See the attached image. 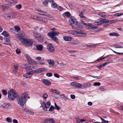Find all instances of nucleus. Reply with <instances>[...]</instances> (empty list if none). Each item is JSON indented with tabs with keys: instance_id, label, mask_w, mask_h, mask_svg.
I'll list each match as a JSON object with an SVG mask.
<instances>
[{
	"instance_id": "obj_1",
	"label": "nucleus",
	"mask_w": 123,
	"mask_h": 123,
	"mask_svg": "<svg viewBox=\"0 0 123 123\" xmlns=\"http://www.w3.org/2000/svg\"><path fill=\"white\" fill-rule=\"evenodd\" d=\"M28 96L27 93L25 92L23 93L21 97L18 98L17 101L18 104L20 106L22 107L24 106V104H25L26 102L28 99L30 98Z\"/></svg>"
},
{
	"instance_id": "obj_2",
	"label": "nucleus",
	"mask_w": 123,
	"mask_h": 123,
	"mask_svg": "<svg viewBox=\"0 0 123 123\" xmlns=\"http://www.w3.org/2000/svg\"><path fill=\"white\" fill-rule=\"evenodd\" d=\"M25 35V33H23V34L21 33L19 36L20 37V39L21 40L23 44L28 46L32 45L35 44V43L34 41L24 38V37Z\"/></svg>"
},
{
	"instance_id": "obj_3",
	"label": "nucleus",
	"mask_w": 123,
	"mask_h": 123,
	"mask_svg": "<svg viewBox=\"0 0 123 123\" xmlns=\"http://www.w3.org/2000/svg\"><path fill=\"white\" fill-rule=\"evenodd\" d=\"M26 66V69L27 70V72L26 74L23 75V76L27 78L30 77L32 76L33 74H34V72L32 70L30 71H29L28 70L36 69L37 68V67L33 66L32 65H31L30 64H27Z\"/></svg>"
},
{
	"instance_id": "obj_4",
	"label": "nucleus",
	"mask_w": 123,
	"mask_h": 123,
	"mask_svg": "<svg viewBox=\"0 0 123 123\" xmlns=\"http://www.w3.org/2000/svg\"><path fill=\"white\" fill-rule=\"evenodd\" d=\"M8 97L9 99L13 101L14 100V98L18 97V95L15 90L11 89L8 91Z\"/></svg>"
},
{
	"instance_id": "obj_5",
	"label": "nucleus",
	"mask_w": 123,
	"mask_h": 123,
	"mask_svg": "<svg viewBox=\"0 0 123 123\" xmlns=\"http://www.w3.org/2000/svg\"><path fill=\"white\" fill-rule=\"evenodd\" d=\"M72 28L74 30L76 31V35L77 36L79 37H85L87 36L85 33H84L83 31L81 29H78L77 28L72 25Z\"/></svg>"
},
{
	"instance_id": "obj_6",
	"label": "nucleus",
	"mask_w": 123,
	"mask_h": 123,
	"mask_svg": "<svg viewBox=\"0 0 123 123\" xmlns=\"http://www.w3.org/2000/svg\"><path fill=\"white\" fill-rule=\"evenodd\" d=\"M60 33L57 31L56 32L55 31H50L48 33L47 35L49 37L52 36L53 37H56L59 35Z\"/></svg>"
},
{
	"instance_id": "obj_7",
	"label": "nucleus",
	"mask_w": 123,
	"mask_h": 123,
	"mask_svg": "<svg viewBox=\"0 0 123 123\" xmlns=\"http://www.w3.org/2000/svg\"><path fill=\"white\" fill-rule=\"evenodd\" d=\"M47 48L49 51L51 53L53 52L55 50L54 47L50 43L47 45Z\"/></svg>"
},
{
	"instance_id": "obj_8",
	"label": "nucleus",
	"mask_w": 123,
	"mask_h": 123,
	"mask_svg": "<svg viewBox=\"0 0 123 123\" xmlns=\"http://www.w3.org/2000/svg\"><path fill=\"white\" fill-rule=\"evenodd\" d=\"M16 14L14 12L9 13L6 15V17L8 19L14 18Z\"/></svg>"
},
{
	"instance_id": "obj_9",
	"label": "nucleus",
	"mask_w": 123,
	"mask_h": 123,
	"mask_svg": "<svg viewBox=\"0 0 123 123\" xmlns=\"http://www.w3.org/2000/svg\"><path fill=\"white\" fill-rule=\"evenodd\" d=\"M25 56L27 61L30 64L34 62V60L31 58L27 54H25Z\"/></svg>"
},
{
	"instance_id": "obj_10",
	"label": "nucleus",
	"mask_w": 123,
	"mask_h": 123,
	"mask_svg": "<svg viewBox=\"0 0 123 123\" xmlns=\"http://www.w3.org/2000/svg\"><path fill=\"white\" fill-rule=\"evenodd\" d=\"M70 85L72 86L75 87L77 88H81V84L76 82H74L71 83Z\"/></svg>"
},
{
	"instance_id": "obj_11",
	"label": "nucleus",
	"mask_w": 123,
	"mask_h": 123,
	"mask_svg": "<svg viewBox=\"0 0 123 123\" xmlns=\"http://www.w3.org/2000/svg\"><path fill=\"white\" fill-rule=\"evenodd\" d=\"M11 104L10 103L5 102L2 105V108H3L7 109L11 106Z\"/></svg>"
},
{
	"instance_id": "obj_12",
	"label": "nucleus",
	"mask_w": 123,
	"mask_h": 123,
	"mask_svg": "<svg viewBox=\"0 0 123 123\" xmlns=\"http://www.w3.org/2000/svg\"><path fill=\"white\" fill-rule=\"evenodd\" d=\"M11 4L10 3L6 4L3 6V9L4 10L7 9L9 7H11Z\"/></svg>"
},
{
	"instance_id": "obj_13",
	"label": "nucleus",
	"mask_w": 123,
	"mask_h": 123,
	"mask_svg": "<svg viewBox=\"0 0 123 123\" xmlns=\"http://www.w3.org/2000/svg\"><path fill=\"white\" fill-rule=\"evenodd\" d=\"M71 19L73 23L75 24L76 25H77L78 26H80V23L77 21L76 19L74 18H71Z\"/></svg>"
},
{
	"instance_id": "obj_14",
	"label": "nucleus",
	"mask_w": 123,
	"mask_h": 123,
	"mask_svg": "<svg viewBox=\"0 0 123 123\" xmlns=\"http://www.w3.org/2000/svg\"><path fill=\"white\" fill-rule=\"evenodd\" d=\"M51 38V39L55 42L56 43L58 44L59 42L58 39L56 37H53L52 36L49 37Z\"/></svg>"
},
{
	"instance_id": "obj_15",
	"label": "nucleus",
	"mask_w": 123,
	"mask_h": 123,
	"mask_svg": "<svg viewBox=\"0 0 123 123\" xmlns=\"http://www.w3.org/2000/svg\"><path fill=\"white\" fill-rule=\"evenodd\" d=\"M44 39V37L43 36L40 34L38 38L36 39L39 42H43Z\"/></svg>"
},
{
	"instance_id": "obj_16",
	"label": "nucleus",
	"mask_w": 123,
	"mask_h": 123,
	"mask_svg": "<svg viewBox=\"0 0 123 123\" xmlns=\"http://www.w3.org/2000/svg\"><path fill=\"white\" fill-rule=\"evenodd\" d=\"M64 40L66 41H68L71 40L72 39V38L68 36H64L63 37Z\"/></svg>"
},
{
	"instance_id": "obj_17",
	"label": "nucleus",
	"mask_w": 123,
	"mask_h": 123,
	"mask_svg": "<svg viewBox=\"0 0 123 123\" xmlns=\"http://www.w3.org/2000/svg\"><path fill=\"white\" fill-rule=\"evenodd\" d=\"M41 104L43 109L47 111V108L46 106V104L45 103L44 101H43V102L41 103Z\"/></svg>"
},
{
	"instance_id": "obj_18",
	"label": "nucleus",
	"mask_w": 123,
	"mask_h": 123,
	"mask_svg": "<svg viewBox=\"0 0 123 123\" xmlns=\"http://www.w3.org/2000/svg\"><path fill=\"white\" fill-rule=\"evenodd\" d=\"M43 83L44 84L47 86H49L51 84L50 81L46 80H43Z\"/></svg>"
},
{
	"instance_id": "obj_19",
	"label": "nucleus",
	"mask_w": 123,
	"mask_h": 123,
	"mask_svg": "<svg viewBox=\"0 0 123 123\" xmlns=\"http://www.w3.org/2000/svg\"><path fill=\"white\" fill-rule=\"evenodd\" d=\"M89 25L88 27H90L92 29H96L98 28L97 26L93 25L91 23H89V24H88Z\"/></svg>"
},
{
	"instance_id": "obj_20",
	"label": "nucleus",
	"mask_w": 123,
	"mask_h": 123,
	"mask_svg": "<svg viewBox=\"0 0 123 123\" xmlns=\"http://www.w3.org/2000/svg\"><path fill=\"white\" fill-rule=\"evenodd\" d=\"M36 47L37 49L39 51H41L43 49V46L41 44L37 45Z\"/></svg>"
},
{
	"instance_id": "obj_21",
	"label": "nucleus",
	"mask_w": 123,
	"mask_h": 123,
	"mask_svg": "<svg viewBox=\"0 0 123 123\" xmlns=\"http://www.w3.org/2000/svg\"><path fill=\"white\" fill-rule=\"evenodd\" d=\"M33 34L35 38L36 39H37V38L41 34L35 31L33 32Z\"/></svg>"
},
{
	"instance_id": "obj_22",
	"label": "nucleus",
	"mask_w": 123,
	"mask_h": 123,
	"mask_svg": "<svg viewBox=\"0 0 123 123\" xmlns=\"http://www.w3.org/2000/svg\"><path fill=\"white\" fill-rule=\"evenodd\" d=\"M2 35L6 37H7L9 35V34L6 31H4L1 33Z\"/></svg>"
},
{
	"instance_id": "obj_23",
	"label": "nucleus",
	"mask_w": 123,
	"mask_h": 123,
	"mask_svg": "<svg viewBox=\"0 0 123 123\" xmlns=\"http://www.w3.org/2000/svg\"><path fill=\"white\" fill-rule=\"evenodd\" d=\"M114 47L116 48H123V46L118 44H116L114 45Z\"/></svg>"
},
{
	"instance_id": "obj_24",
	"label": "nucleus",
	"mask_w": 123,
	"mask_h": 123,
	"mask_svg": "<svg viewBox=\"0 0 123 123\" xmlns=\"http://www.w3.org/2000/svg\"><path fill=\"white\" fill-rule=\"evenodd\" d=\"M109 35L111 36H114L116 37H118L119 36V34H118L116 32H111L109 34Z\"/></svg>"
},
{
	"instance_id": "obj_25",
	"label": "nucleus",
	"mask_w": 123,
	"mask_h": 123,
	"mask_svg": "<svg viewBox=\"0 0 123 123\" xmlns=\"http://www.w3.org/2000/svg\"><path fill=\"white\" fill-rule=\"evenodd\" d=\"M99 20H100L99 21L97 22V24L98 25L100 24H104V19L102 18H100V20L99 19Z\"/></svg>"
},
{
	"instance_id": "obj_26",
	"label": "nucleus",
	"mask_w": 123,
	"mask_h": 123,
	"mask_svg": "<svg viewBox=\"0 0 123 123\" xmlns=\"http://www.w3.org/2000/svg\"><path fill=\"white\" fill-rule=\"evenodd\" d=\"M48 63L51 66H53L54 65V62L53 60L52 61L51 59H49V60H47Z\"/></svg>"
},
{
	"instance_id": "obj_27",
	"label": "nucleus",
	"mask_w": 123,
	"mask_h": 123,
	"mask_svg": "<svg viewBox=\"0 0 123 123\" xmlns=\"http://www.w3.org/2000/svg\"><path fill=\"white\" fill-rule=\"evenodd\" d=\"M70 43L72 45H75L79 43V42L76 41L71 40L70 41Z\"/></svg>"
},
{
	"instance_id": "obj_28",
	"label": "nucleus",
	"mask_w": 123,
	"mask_h": 123,
	"mask_svg": "<svg viewBox=\"0 0 123 123\" xmlns=\"http://www.w3.org/2000/svg\"><path fill=\"white\" fill-rule=\"evenodd\" d=\"M37 11L38 12V14L42 15V14H46L47 12H43L41 10H37Z\"/></svg>"
},
{
	"instance_id": "obj_29",
	"label": "nucleus",
	"mask_w": 123,
	"mask_h": 123,
	"mask_svg": "<svg viewBox=\"0 0 123 123\" xmlns=\"http://www.w3.org/2000/svg\"><path fill=\"white\" fill-rule=\"evenodd\" d=\"M41 70L40 68H38L36 70H33L34 73L37 74L38 73H40L41 72Z\"/></svg>"
},
{
	"instance_id": "obj_30",
	"label": "nucleus",
	"mask_w": 123,
	"mask_h": 123,
	"mask_svg": "<svg viewBox=\"0 0 123 123\" xmlns=\"http://www.w3.org/2000/svg\"><path fill=\"white\" fill-rule=\"evenodd\" d=\"M104 24H107L108 25L111 24V20H108L105 19H104Z\"/></svg>"
},
{
	"instance_id": "obj_31",
	"label": "nucleus",
	"mask_w": 123,
	"mask_h": 123,
	"mask_svg": "<svg viewBox=\"0 0 123 123\" xmlns=\"http://www.w3.org/2000/svg\"><path fill=\"white\" fill-rule=\"evenodd\" d=\"M100 119L102 120V123H108V121L107 120L106 121L104 119L102 118L101 117H100Z\"/></svg>"
},
{
	"instance_id": "obj_32",
	"label": "nucleus",
	"mask_w": 123,
	"mask_h": 123,
	"mask_svg": "<svg viewBox=\"0 0 123 123\" xmlns=\"http://www.w3.org/2000/svg\"><path fill=\"white\" fill-rule=\"evenodd\" d=\"M64 14L65 15H66L67 17H69L70 16V13L68 12H66L64 13L63 15Z\"/></svg>"
},
{
	"instance_id": "obj_33",
	"label": "nucleus",
	"mask_w": 123,
	"mask_h": 123,
	"mask_svg": "<svg viewBox=\"0 0 123 123\" xmlns=\"http://www.w3.org/2000/svg\"><path fill=\"white\" fill-rule=\"evenodd\" d=\"M39 62L40 64H42V65H43L44 64V59H41L39 61Z\"/></svg>"
},
{
	"instance_id": "obj_34",
	"label": "nucleus",
	"mask_w": 123,
	"mask_h": 123,
	"mask_svg": "<svg viewBox=\"0 0 123 123\" xmlns=\"http://www.w3.org/2000/svg\"><path fill=\"white\" fill-rule=\"evenodd\" d=\"M80 22L81 23V24L85 25V26H86L87 27H88L89 25L88 24H89V23H87L86 24L83 21H81Z\"/></svg>"
},
{
	"instance_id": "obj_35",
	"label": "nucleus",
	"mask_w": 123,
	"mask_h": 123,
	"mask_svg": "<svg viewBox=\"0 0 123 123\" xmlns=\"http://www.w3.org/2000/svg\"><path fill=\"white\" fill-rule=\"evenodd\" d=\"M85 85V87L86 88L90 87L91 86V84L90 83H87Z\"/></svg>"
},
{
	"instance_id": "obj_36",
	"label": "nucleus",
	"mask_w": 123,
	"mask_h": 123,
	"mask_svg": "<svg viewBox=\"0 0 123 123\" xmlns=\"http://www.w3.org/2000/svg\"><path fill=\"white\" fill-rule=\"evenodd\" d=\"M55 109L57 110H59L60 108L58 106L57 104H56L55 102Z\"/></svg>"
},
{
	"instance_id": "obj_37",
	"label": "nucleus",
	"mask_w": 123,
	"mask_h": 123,
	"mask_svg": "<svg viewBox=\"0 0 123 123\" xmlns=\"http://www.w3.org/2000/svg\"><path fill=\"white\" fill-rule=\"evenodd\" d=\"M55 109V107L53 105H51L50 107L49 111H53Z\"/></svg>"
},
{
	"instance_id": "obj_38",
	"label": "nucleus",
	"mask_w": 123,
	"mask_h": 123,
	"mask_svg": "<svg viewBox=\"0 0 123 123\" xmlns=\"http://www.w3.org/2000/svg\"><path fill=\"white\" fill-rule=\"evenodd\" d=\"M49 123H55V121L52 118L49 119Z\"/></svg>"
},
{
	"instance_id": "obj_39",
	"label": "nucleus",
	"mask_w": 123,
	"mask_h": 123,
	"mask_svg": "<svg viewBox=\"0 0 123 123\" xmlns=\"http://www.w3.org/2000/svg\"><path fill=\"white\" fill-rule=\"evenodd\" d=\"M15 7L18 9H20L22 7V5L21 4L17 5Z\"/></svg>"
},
{
	"instance_id": "obj_40",
	"label": "nucleus",
	"mask_w": 123,
	"mask_h": 123,
	"mask_svg": "<svg viewBox=\"0 0 123 123\" xmlns=\"http://www.w3.org/2000/svg\"><path fill=\"white\" fill-rule=\"evenodd\" d=\"M111 62H106L104 63L103 64H102V66L103 67H105L106 66V65L108 64H109L111 63Z\"/></svg>"
},
{
	"instance_id": "obj_41",
	"label": "nucleus",
	"mask_w": 123,
	"mask_h": 123,
	"mask_svg": "<svg viewBox=\"0 0 123 123\" xmlns=\"http://www.w3.org/2000/svg\"><path fill=\"white\" fill-rule=\"evenodd\" d=\"M56 8L60 11H62L63 9V8L62 7L59 6H58Z\"/></svg>"
},
{
	"instance_id": "obj_42",
	"label": "nucleus",
	"mask_w": 123,
	"mask_h": 123,
	"mask_svg": "<svg viewBox=\"0 0 123 123\" xmlns=\"http://www.w3.org/2000/svg\"><path fill=\"white\" fill-rule=\"evenodd\" d=\"M18 69V67L17 66H15L13 70V71L16 73Z\"/></svg>"
},
{
	"instance_id": "obj_43",
	"label": "nucleus",
	"mask_w": 123,
	"mask_h": 123,
	"mask_svg": "<svg viewBox=\"0 0 123 123\" xmlns=\"http://www.w3.org/2000/svg\"><path fill=\"white\" fill-rule=\"evenodd\" d=\"M51 6L53 8H55L56 7H57V4L55 3H54L52 4Z\"/></svg>"
},
{
	"instance_id": "obj_44",
	"label": "nucleus",
	"mask_w": 123,
	"mask_h": 123,
	"mask_svg": "<svg viewBox=\"0 0 123 123\" xmlns=\"http://www.w3.org/2000/svg\"><path fill=\"white\" fill-rule=\"evenodd\" d=\"M2 92L3 94L5 95H6L7 93V92L6 90H2Z\"/></svg>"
},
{
	"instance_id": "obj_45",
	"label": "nucleus",
	"mask_w": 123,
	"mask_h": 123,
	"mask_svg": "<svg viewBox=\"0 0 123 123\" xmlns=\"http://www.w3.org/2000/svg\"><path fill=\"white\" fill-rule=\"evenodd\" d=\"M115 16L119 17L123 15V14L122 13H117L115 14Z\"/></svg>"
},
{
	"instance_id": "obj_46",
	"label": "nucleus",
	"mask_w": 123,
	"mask_h": 123,
	"mask_svg": "<svg viewBox=\"0 0 123 123\" xmlns=\"http://www.w3.org/2000/svg\"><path fill=\"white\" fill-rule=\"evenodd\" d=\"M93 85L95 86H99L100 85V83L99 82H96L94 83Z\"/></svg>"
},
{
	"instance_id": "obj_47",
	"label": "nucleus",
	"mask_w": 123,
	"mask_h": 123,
	"mask_svg": "<svg viewBox=\"0 0 123 123\" xmlns=\"http://www.w3.org/2000/svg\"><path fill=\"white\" fill-rule=\"evenodd\" d=\"M47 13L46 14H42V15H44L46 17L50 18V16L49 14H47Z\"/></svg>"
},
{
	"instance_id": "obj_48",
	"label": "nucleus",
	"mask_w": 123,
	"mask_h": 123,
	"mask_svg": "<svg viewBox=\"0 0 123 123\" xmlns=\"http://www.w3.org/2000/svg\"><path fill=\"white\" fill-rule=\"evenodd\" d=\"M60 95L61 96H63V97H61V98H64V99H68V96H66V95L64 94Z\"/></svg>"
},
{
	"instance_id": "obj_49",
	"label": "nucleus",
	"mask_w": 123,
	"mask_h": 123,
	"mask_svg": "<svg viewBox=\"0 0 123 123\" xmlns=\"http://www.w3.org/2000/svg\"><path fill=\"white\" fill-rule=\"evenodd\" d=\"M48 96V95L47 94H43V98L45 99H47Z\"/></svg>"
},
{
	"instance_id": "obj_50",
	"label": "nucleus",
	"mask_w": 123,
	"mask_h": 123,
	"mask_svg": "<svg viewBox=\"0 0 123 123\" xmlns=\"http://www.w3.org/2000/svg\"><path fill=\"white\" fill-rule=\"evenodd\" d=\"M6 119L7 121L8 122L10 123L12 122V119H11L9 117H7Z\"/></svg>"
},
{
	"instance_id": "obj_51",
	"label": "nucleus",
	"mask_w": 123,
	"mask_h": 123,
	"mask_svg": "<svg viewBox=\"0 0 123 123\" xmlns=\"http://www.w3.org/2000/svg\"><path fill=\"white\" fill-rule=\"evenodd\" d=\"M46 75L49 77H50L52 76V74L51 73H46Z\"/></svg>"
},
{
	"instance_id": "obj_52",
	"label": "nucleus",
	"mask_w": 123,
	"mask_h": 123,
	"mask_svg": "<svg viewBox=\"0 0 123 123\" xmlns=\"http://www.w3.org/2000/svg\"><path fill=\"white\" fill-rule=\"evenodd\" d=\"M51 105V103L49 101H48L46 103V105H47V107L48 108Z\"/></svg>"
},
{
	"instance_id": "obj_53",
	"label": "nucleus",
	"mask_w": 123,
	"mask_h": 123,
	"mask_svg": "<svg viewBox=\"0 0 123 123\" xmlns=\"http://www.w3.org/2000/svg\"><path fill=\"white\" fill-rule=\"evenodd\" d=\"M103 56H103H102L100 57L99 58H98L97 60L96 61H100V60H101L104 59L105 58V57H104L102 58V57Z\"/></svg>"
},
{
	"instance_id": "obj_54",
	"label": "nucleus",
	"mask_w": 123,
	"mask_h": 123,
	"mask_svg": "<svg viewBox=\"0 0 123 123\" xmlns=\"http://www.w3.org/2000/svg\"><path fill=\"white\" fill-rule=\"evenodd\" d=\"M79 16L80 17H81L82 19H85V18L84 17L83 15V14L80 12L79 14Z\"/></svg>"
},
{
	"instance_id": "obj_55",
	"label": "nucleus",
	"mask_w": 123,
	"mask_h": 123,
	"mask_svg": "<svg viewBox=\"0 0 123 123\" xmlns=\"http://www.w3.org/2000/svg\"><path fill=\"white\" fill-rule=\"evenodd\" d=\"M15 29L17 31H19L20 30V28L18 26H16L15 27Z\"/></svg>"
},
{
	"instance_id": "obj_56",
	"label": "nucleus",
	"mask_w": 123,
	"mask_h": 123,
	"mask_svg": "<svg viewBox=\"0 0 123 123\" xmlns=\"http://www.w3.org/2000/svg\"><path fill=\"white\" fill-rule=\"evenodd\" d=\"M49 1H45L43 2V4L45 6H46L48 4Z\"/></svg>"
},
{
	"instance_id": "obj_57",
	"label": "nucleus",
	"mask_w": 123,
	"mask_h": 123,
	"mask_svg": "<svg viewBox=\"0 0 123 123\" xmlns=\"http://www.w3.org/2000/svg\"><path fill=\"white\" fill-rule=\"evenodd\" d=\"M68 32L71 35H74V31H68Z\"/></svg>"
},
{
	"instance_id": "obj_58",
	"label": "nucleus",
	"mask_w": 123,
	"mask_h": 123,
	"mask_svg": "<svg viewBox=\"0 0 123 123\" xmlns=\"http://www.w3.org/2000/svg\"><path fill=\"white\" fill-rule=\"evenodd\" d=\"M16 53L17 54H18L20 53V50L18 49H17L16 50Z\"/></svg>"
},
{
	"instance_id": "obj_59",
	"label": "nucleus",
	"mask_w": 123,
	"mask_h": 123,
	"mask_svg": "<svg viewBox=\"0 0 123 123\" xmlns=\"http://www.w3.org/2000/svg\"><path fill=\"white\" fill-rule=\"evenodd\" d=\"M103 67L102 66V64L98 65L97 66V68L99 69Z\"/></svg>"
},
{
	"instance_id": "obj_60",
	"label": "nucleus",
	"mask_w": 123,
	"mask_h": 123,
	"mask_svg": "<svg viewBox=\"0 0 123 123\" xmlns=\"http://www.w3.org/2000/svg\"><path fill=\"white\" fill-rule=\"evenodd\" d=\"M49 122V119H45L44 121V123H48Z\"/></svg>"
},
{
	"instance_id": "obj_61",
	"label": "nucleus",
	"mask_w": 123,
	"mask_h": 123,
	"mask_svg": "<svg viewBox=\"0 0 123 123\" xmlns=\"http://www.w3.org/2000/svg\"><path fill=\"white\" fill-rule=\"evenodd\" d=\"M54 76L58 78L60 76L57 73H55L54 74Z\"/></svg>"
},
{
	"instance_id": "obj_62",
	"label": "nucleus",
	"mask_w": 123,
	"mask_h": 123,
	"mask_svg": "<svg viewBox=\"0 0 123 123\" xmlns=\"http://www.w3.org/2000/svg\"><path fill=\"white\" fill-rule=\"evenodd\" d=\"M77 51L76 50H69L68 51V52L70 53H74V52H76Z\"/></svg>"
},
{
	"instance_id": "obj_63",
	"label": "nucleus",
	"mask_w": 123,
	"mask_h": 123,
	"mask_svg": "<svg viewBox=\"0 0 123 123\" xmlns=\"http://www.w3.org/2000/svg\"><path fill=\"white\" fill-rule=\"evenodd\" d=\"M74 78L76 80H79V78L77 76L74 75Z\"/></svg>"
},
{
	"instance_id": "obj_64",
	"label": "nucleus",
	"mask_w": 123,
	"mask_h": 123,
	"mask_svg": "<svg viewBox=\"0 0 123 123\" xmlns=\"http://www.w3.org/2000/svg\"><path fill=\"white\" fill-rule=\"evenodd\" d=\"M70 97L72 99H74L75 98V96L74 94L71 95Z\"/></svg>"
}]
</instances>
